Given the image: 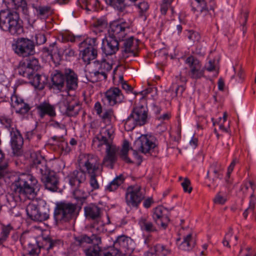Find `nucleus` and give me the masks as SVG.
<instances>
[{"label":"nucleus","instance_id":"obj_48","mask_svg":"<svg viewBox=\"0 0 256 256\" xmlns=\"http://www.w3.org/2000/svg\"><path fill=\"white\" fill-rule=\"evenodd\" d=\"M110 6L120 12H123L126 8L124 0H108Z\"/></svg>","mask_w":256,"mask_h":256},{"label":"nucleus","instance_id":"obj_61","mask_svg":"<svg viewBox=\"0 0 256 256\" xmlns=\"http://www.w3.org/2000/svg\"><path fill=\"white\" fill-rule=\"evenodd\" d=\"M50 125L56 128H60L63 130L64 132H66V128L65 126L63 124H60L57 122L53 121Z\"/></svg>","mask_w":256,"mask_h":256},{"label":"nucleus","instance_id":"obj_21","mask_svg":"<svg viewBox=\"0 0 256 256\" xmlns=\"http://www.w3.org/2000/svg\"><path fill=\"white\" fill-rule=\"evenodd\" d=\"M10 133L11 144L14 153L18 156L22 153L21 149L24 143L23 138L20 132L16 130H14V128H12Z\"/></svg>","mask_w":256,"mask_h":256},{"label":"nucleus","instance_id":"obj_40","mask_svg":"<svg viewBox=\"0 0 256 256\" xmlns=\"http://www.w3.org/2000/svg\"><path fill=\"white\" fill-rule=\"evenodd\" d=\"M124 180V179L122 176H116L106 186V190L109 192L116 190L123 183Z\"/></svg>","mask_w":256,"mask_h":256},{"label":"nucleus","instance_id":"obj_37","mask_svg":"<svg viewBox=\"0 0 256 256\" xmlns=\"http://www.w3.org/2000/svg\"><path fill=\"white\" fill-rule=\"evenodd\" d=\"M139 224L142 230L148 232H152L157 231L156 228L148 220L144 218H141L139 221Z\"/></svg>","mask_w":256,"mask_h":256},{"label":"nucleus","instance_id":"obj_3","mask_svg":"<svg viewBox=\"0 0 256 256\" xmlns=\"http://www.w3.org/2000/svg\"><path fill=\"white\" fill-rule=\"evenodd\" d=\"M0 28L13 36H18L23 33L22 20L16 11H0Z\"/></svg>","mask_w":256,"mask_h":256},{"label":"nucleus","instance_id":"obj_44","mask_svg":"<svg viewBox=\"0 0 256 256\" xmlns=\"http://www.w3.org/2000/svg\"><path fill=\"white\" fill-rule=\"evenodd\" d=\"M100 248L98 244H94L85 249L84 252L86 256H98Z\"/></svg>","mask_w":256,"mask_h":256},{"label":"nucleus","instance_id":"obj_26","mask_svg":"<svg viewBox=\"0 0 256 256\" xmlns=\"http://www.w3.org/2000/svg\"><path fill=\"white\" fill-rule=\"evenodd\" d=\"M107 44L104 46V52L106 56H111L115 54L119 50L120 42L113 38H108L106 40Z\"/></svg>","mask_w":256,"mask_h":256},{"label":"nucleus","instance_id":"obj_54","mask_svg":"<svg viewBox=\"0 0 256 256\" xmlns=\"http://www.w3.org/2000/svg\"><path fill=\"white\" fill-rule=\"evenodd\" d=\"M181 185L185 192L190 194L192 192V188L190 186V182L188 178H185L184 179L183 182H182Z\"/></svg>","mask_w":256,"mask_h":256},{"label":"nucleus","instance_id":"obj_47","mask_svg":"<svg viewBox=\"0 0 256 256\" xmlns=\"http://www.w3.org/2000/svg\"><path fill=\"white\" fill-rule=\"evenodd\" d=\"M42 52L47 56H50L52 58L54 55L58 53V49L56 46V43L54 42L50 44L48 47H45L42 48Z\"/></svg>","mask_w":256,"mask_h":256},{"label":"nucleus","instance_id":"obj_5","mask_svg":"<svg viewBox=\"0 0 256 256\" xmlns=\"http://www.w3.org/2000/svg\"><path fill=\"white\" fill-rule=\"evenodd\" d=\"M102 166L104 165L100 162V159L98 156L88 154L86 156L84 166L90 177V185L94 190L99 188L96 178L100 174Z\"/></svg>","mask_w":256,"mask_h":256},{"label":"nucleus","instance_id":"obj_41","mask_svg":"<svg viewBox=\"0 0 256 256\" xmlns=\"http://www.w3.org/2000/svg\"><path fill=\"white\" fill-rule=\"evenodd\" d=\"M27 66L32 72V74L34 70H37L39 68V64L38 60L34 56H28L26 59H24Z\"/></svg>","mask_w":256,"mask_h":256},{"label":"nucleus","instance_id":"obj_43","mask_svg":"<svg viewBox=\"0 0 256 256\" xmlns=\"http://www.w3.org/2000/svg\"><path fill=\"white\" fill-rule=\"evenodd\" d=\"M210 170H212L215 174L213 181L214 180V179L222 178V174H221V172L223 170V168L220 164L218 162H214L210 165Z\"/></svg>","mask_w":256,"mask_h":256},{"label":"nucleus","instance_id":"obj_36","mask_svg":"<svg viewBox=\"0 0 256 256\" xmlns=\"http://www.w3.org/2000/svg\"><path fill=\"white\" fill-rule=\"evenodd\" d=\"M98 54V50L92 48H84L82 51V58L84 62L90 63L91 60L95 59Z\"/></svg>","mask_w":256,"mask_h":256},{"label":"nucleus","instance_id":"obj_59","mask_svg":"<svg viewBox=\"0 0 256 256\" xmlns=\"http://www.w3.org/2000/svg\"><path fill=\"white\" fill-rule=\"evenodd\" d=\"M33 78L32 84L36 87H42L43 82H42L41 76L38 74L33 76L31 78Z\"/></svg>","mask_w":256,"mask_h":256},{"label":"nucleus","instance_id":"obj_49","mask_svg":"<svg viewBox=\"0 0 256 256\" xmlns=\"http://www.w3.org/2000/svg\"><path fill=\"white\" fill-rule=\"evenodd\" d=\"M73 196L75 199L80 202L81 204H83L87 196L84 190L78 188L73 192Z\"/></svg>","mask_w":256,"mask_h":256},{"label":"nucleus","instance_id":"obj_34","mask_svg":"<svg viewBox=\"0 0 256 256\" xmlns=\"http://www.w3.org/2000/svg\"><path fill=\"white\" fill-rule=\"evenodd\" d=\"M129 150V142L126 140H124L123 142L122 148L120 150V152H118V150L116 154H118L121 159L125 161L126 162L132 163V162L130 160V158L128 156Z\"/></svg>","mask_w":256,"mask_h":256},{"label":"nucleus","instance_id":"obj_27","mask_svg":"<svg viewBox=\"0 0 256 256\" xmlns=\"http://www.w3.org/2000/svg\"><path fill=\"white\" fill-rule=\"evenodd\" d=\"M176 78L178 79L182 82V84H173L172 86L170 88L168 92H171L174 91V94H172V97L174 96H181L183 92L185 90V87L183 85V84H185L186 80L184 76H182L180 75L176 76Z\"/></svg>","mask_w":256,"mask_h":256},{"label":"nucleus","instance_id":"obj_10","mask_svg":"<svg viewBox=\"0 0 256 256\" xmlns=\"http://www.w3.org/2000/svg\"><path fill=\"white\" fill-rule=\"evenodd\" d=\"M122 44L120 46L122 58L126 59L129 57L137 56L138 52V40L131 36L127 39L122 40Z\"/></svg>","mask_w":256,"mask_h":256},{"label":"nucleus","instance_id":"obj_15","mask_svg":"<svg viewBox=\"0 0 256 256\" xmlns=\"http://www.w3.org/2000/svg\"><path fill=\"white\" fill-rule=\"evenodd\" d=\"M14 51L18 56L22 57L32 56L35 52L34 43L28 38H19L16 41Z\"/></svg>","mask_w":256,"mask_h":256},{"label":"nucleus","instance_id":"obj_7","mask_svg":"<svg viewBox=\"0 0 256 256\" xmlns=\"http://www.w3.org/2000/svg\"><path fill=\"white\" fill-rule=\"evenodd\" d=\"M148 112L147 108L144 106H138L134 108L124 122L125 129L127 131H130L136 126L145 124L148 120Z\"/></svg>","mask_w":256,"mask_h":256},{"label":"nucleus","instance_id":"obj_24","mask_svg":"<svg viewBox=\"0 0 256 256\" xmlns=\"http://www.w3.org/2000/svg\"><path fill=\"white\" fill-rule=\"evenodd\" d=\"M69 183L72 186H78L86 180V172L81 170L70 172L68 176Z\"/></svg>","mask_w":256,"mask_h":256},{"label":"nucleus","instance_id":"obj_33","mask_svg":"<svg viewBox=\"0 0 256 256\" xmlns=\"http://www.w3.org/2000/svg\"><path fill=\"white\" fill-rule=\"evenodd\" d=\"M32 7L36 10L37 16L40 18H44L52 13L51 7L50 6H35L33 4Z\"/></svg>","mask_w":256,"mask_h":256},{"label":"nucleus","instance_id":"obj_50","mask_svg":"<svg viewBox=\"0 0 256 256\" xmlns=\"http://www.w3.org/2000/svg\"><path fill=\"white\" fill-rule=\"evenodd\" d=\"M206 0H194V2H192L191 6L194 12H200V8L206 6Z\"/></svg>","mask_w":256,"mask_h":256},{"label":"nucleus","instance_id":"obj_8","mask_svg":"<svg viewBox=\"0 0 256 256\" xmlns=\"http://www.w3.org/2000/svg\"><path fill=\"white\" fill-rule=\"evenodd\" d=\"M26 212L28 216L34 221L42 222L49 218L48 210L45 208L41 210L40 203L36 200L27 206Z\"/></svg>","mask_w":256,"mask_h":256},{"label":"nucleus","instance_id":"obj_28","mask_svg":"<svg viewBox=\"0 0 256 256\" xmlns=\"http://www.w3.org/2000/svg\"><path fill=\"white\" fill-rule=\"evenodd\" d=\"M74 241L71 244L70 248L72 250H76V247H84L87 244H90L92 239L86 234H82L74 237Z\"/></svg>","mask_w":256,"mask_h":256},{"label":"nucleus","instance_id":"obj_57","mask_svg":"<svg viewBox=\"0 0 256 256\" xmlns=\"http://www.w3.org/2000/svg\"><path fill=\"white\" fill-rule=\"evenodd\" d=\"M238 256H256V253H254L252 248H247L244 250L241 249Z\"/></svg>","mask_w":256,"mask_h":256},{"label":"nucleus","instance_id":"obj_6","mask_svg":"<svg viewBox=\"0 0 256 256\" xmlns=\"http://www.w3.org/2000/svg\"><path fill=\"white\" fill-rule=\"evenodd\" d=\"M76 204L68 202L56 204L54 210V218L57 223L63 224L74 219L77 214Z\"/></svg>","mask_w":256,"mask_h":256},{"label":"nucleus","instance_id":"obj_4","mask_svg":"<svg viewBox=\"0 0 256 256\" xmlns=\"http://www.w3.org/2000/svg\"><path fill=\"white\" fill-rule=\"evenodd\" d=\"M101 137L99 134H97L93 138L92 146L98 151L102 150L104 146H106V154L103 159L102 164L106 167L112 168L117 160L116 152H118V148L116 145H110L107 143V142Z\"/></svg>","mask_w":256,"mask_h":256},{"label":"nucleus","instance_id":"obj_20","mask_svg":"<svg viewBox=\"0 0 256 256\" xmlns=\"http://www.w3.org/2000/svg\"><path fill=\"white\" fill-rule=\"evenodd\" d=\"M41 180L46 189L52 192H57L59 180L55 172L52 171L44 176H42Z\"/></svg>","mask_w":256,"mask_h":256},{"label":"nucleus","instance_id":"obj_29","mask_svg":"<svg viewBox=\"0 0 256 256\" xmlns=\"http://www.w3.org/2000/svg\"><path fill=\"white\" fill-rule=\"evenodd\" d=\"M80 110V106L74 100L67 102L66 114L68 116H75L78 114Z\"/></svg>","mask_w":256,"mask_h":256},{"label":"nucleus","instance_id":"obj_58","mask_svg":"<svg viewBox=\"0 0 256 256\" xmlns=\"http://www.w3.org/2000/svg\"><path fill=\"white\" fill-rule=\"evenodd\" d=\"M188 38L193 42H198L200 40V36L197 32L190 31L189 32Z\"/></svg>","mask_w":256,"mask_h":256},{"label":"nucleus","instance_id":"obj_2","mask_svg":"<svg viewBox=\"0 0 256 256\" xmlns=\"http://www.w3.org/2000/svg\"><path fill=\"white\" fill-rule=\"evenodd\" d=\"M51 79V88L60 91L64 85L69 90H76L78 86V76L70 68H65L63 70H56Z\"/></svg>","mask_w":256,"mask_h":256},{"label":"nucleus","instance_id":"obj_11","mask_svg":"<svg viewBox=\"0 0 256 256\" xmlns=\"http://www.w3.org/2000/svg\"><path fill=\"white\" fill-rule=\"evenodd\" d=\"M152 138L146 135H142L134 142V146L137 150L146 154H150L151 156H156V144L152 141Z\"/></svg>","mask_w":256,"mask_h":256},{"label":"nucleus","instance_id":"obj_22","mask_svg":"<svg viewBox=\"0 0 256 256\" xmlns=\"http://www.w3.org/2000/svg\"><path fill=\"white\" fill-rule=\"evenodd\" d=\"M11 100L12 106L16 113L24 114L30 109L29 104L26 103L22 98L17 96H12Z\"/></svg>","mask_w":256,"mask_h":256},{"label":"nucleus","instance_id":"obj_1","mask_svg":"<svg viewBox=\"0 0 256 256\" xmlns=\"http://www.w3.org/2000/svg\"><path fill=\"white\" fill-rule=\"evenodd\" d=\"M14 197L20 200L26 198L34 197L36 194V190H39L37 180L30 174H22L12 185Z\"/></svg>","mask_w":256,"mask_h":256},{"label":"nucleus","instance_id":"obj_39","mask_svg":"<svg viewBox=\"0 0 256 256\" xmlns=\"http://www.w3.org/2000/svg\"><path fill=\"white\" fill-rule=\"evenodd\" d=\"M151 251L152 252L154 251L159 256H166L170 253V249L160 244H156L153 248H151Z\"/></svg>","mask_w":256,"mask_h":256},{"label":"nucleus","instance_id":"obj_53","mask_svg":"<svg viewBox=\"0 0 256 256\" xmlns=\"http://www.w3.org/2000/svg\"><path fill=\"white\" fill-rule=\"evenodd\" d=\"M116 250L112 248H100L98 256H116Z\"/></svg>","mask_w":256,"mask_h":256},{"label":"nucleus","instance_id":"obj_30","mask_svg":"<svg viewBox=\"0 0 256 256\" xmlns=\"http://www.w3.org/2000/svg\"><path fill=\"white\" fill-rule=\"evenodd\" d=\"M98 134L102 136V138H103L107 142V143H108L110 145H114L112 143L114 138V130L112 128H102L100 129Z\"/></svg>","mask_w":256,"mask_h":256},{"label":"nucleus","instance_id":"obj_13","mask_svg":"<svg viewBox=\"0 0 256 256\" xmlns=\"http://www.w3.org/2000/svg\"><path fill=\"white\" fill-rule=\"evenodd\" d=\"M114 246L118 255L130 254L134 249L132 240L124 235L118 236L114 242Z\"/></svg>","mask_w":256,"mask_h":256},{"label":"nucleus","instance_id":"obj_38","mask_svg":"<svg viewBox=\"0 0 256 256\" xmlns=\"http://www.w3.org/2000/svg\"><path fill=\"white\" fill-rule=\"evenodd\" d=\"M238 240V236H233L232 229L230 228L228 232L226 234L224 238L222 244L224 246H226L230 248V243L232 244L236 245Z\"/></svg>","mask_w":256,"mask_h":256},{"label":"nucleus","instance_id":"obj_42","mask_svg":"<svg viewBox=\"0 0 256 256\" xmlns=\"http://www.w3.org/2000/svg\"><path fill=\"white\" fill-rule=\"evenodd\" d=\"M61 244L62 242L60 240L52 239L50 238H47L44 240V246L48 251L54 248H58Z\"/></svg>","mask_w":256,"mask_h":256},{"label":"nucleus","instance_id":"obj_51","mask_svg":"<svg viewBox=\"0 0 256 256\" xmlns=\"http://www.w3.org/2000/svg\"><path fill=\"white\" fill-rule=\"evenodd\" d=\"M96 38H88L86 39V40L82 44L84 45L86 47L84 48H92L94 49L98 50V44L96 43Z\"/></svg>","mask_w":256,"mask_h":256},{"label":"nucleus","instance_id":"obj_23","mask_svg":"<svg viewBox=\"0 0 256 256\" xmlns=\"http://www.w3.org/2000/svg\"><path fill=\"white\" fill-rule=\"evenodd\" d=\"M84 214L86 218L98 220L102 216V210L94 204H90L84 207Z\"/></svg>","mask_w":256,"mask_h":256},{"label":"nucleus","instance_id":"obj_60","mask_svg":"<svg viewBox=\"0 0 256 256\" xmlns=\"http://www.w3.org/2000/svg\"><path fill=\"white\" fill-rule=\"evenodd\" d=\"M64 54L66 56L72 57L74 56L75 52L70 47L66 48L64 51Z\"/></svg>","mask_w":256,"mask_h":256},{"label":"nucleus","instance_id":"obj_18","mask_svg":"<svg viewBox=\"0 0 256 256\" xmlns=\"http://www.w3.org/2000/svg\"><path fill=\"white\" fill-rule=\"evenodd\" d=\"M112 68V66L106 62L105 60H103L100 64V66L97 71L92 72L90 73V77L92 82H96L106 80L107 78V72H110Z\"/></svg>","mask_w":256,"mask_h":256},{"label":"nucleus","instance_id":"obj_52","mask_svg":"<svg viewBox=\"0 0 256 256\" xmlns=\"http://www.w3.org/2000/svg\"><path fill=\"white\" fill-rule=\"evenodd\" d=\"M138 8L140 9V16L144 17V19L146 20V12L149 8V5L146 2H142L138 4Z\"/></svg>","mask_w":256,"mask_h":256},{"label":"nucleus","instance_id":"obj_16","mask_svg":"<svg viewBox=\"0 0 256 256\" xmlns=\"http://www.w3.org/2000/svg\"><path fill=\"white\" fill-rule=\"evenodd\" d=\"M168 210L162 206L156 207L152 215L153 220L156 224L164 229H166L170 222Z\"/></svg>","mask_w":256,"mask_h":256},{"label":"nucleus","instance_id":"obj_64","mask_svg":"<svg viewBox=\"0 0 256 256\" xmlns=\"http://www.w3.org/2000/svg\"><path fill=\"white\" fill-rule=\"evenodd\" d=\"M7 164L0 165V178L4 177L8 172Z\"/></svg>","mask_w":256,"mask_h":256},{"label":"nucleus","instance_id":"obj_35","mask_svg":"<svg viewBox=\"0 0 256 256\" xmlns=\"http://www.w3.org/2000/svg\"><path fill=\"white\" fill-rule=\"evenodd\" d=\"M17 70L20 75L24 77H26L30 80L31 79L32 76V72L30 70V68L27 66L24 60L19 62Z\"/></svg>","mask_w":256,"mask_h":256},{"label":"nucleus","instance_id":"obj_25","mask_svg":"<svg viewBox=\"0 0 256 256\" xmlns=\"http://www.w3.org/2000/svg\"><path fill=\"white\" fill-rule=\"evenodd\" d=\"M36 108L39 115L42 118H43L46 115H48L50 118H54L56 116L55 106L46 102L40 103Z\"/></svg>","mask_w":256,"mask_h":256},{"label":"nucleus","instance_id":"obj_45","mask_svg":"<svg viewBox=\"0 0 256 256\" xmlns=\"http://www.w3.org/2000/svg\"><path fill=\"white\" fill-rule=\"evenodd\" d=\"M100 117L104 122L110 123L112 118L114 117L113 110L112 108L104 110L103 112Z\"/></svg>","mask_w":256,"mask_h":256},{"label":"nucleus","instance_id":"obj_63","mask_svg":"<svg viewBox=\"0 0 256 256\" xmlns=\"http://www.w3.org/2000/svg\"><path fill=\"white\" fill-rule=\"evenodd\" d=\"M94 110L97 114L99 116L102 114V109L101 104L100 102H96L94 105Z\"/></svg>","mask_w":256,"mask_h":256},{"label":"nucleus","instance_id":"obj_12","mask_svg":"<svg viewBox=\"0 0 256 256\" xmlns=\"http://www.w3.org/2000/svg\"><path fill=\"white\" fill-rule=\"evenodd\" d=\"M130 24L124 22L118 23L113 22L108 30V37L121 41L126 35V31L130 28Z\"/></svg>","mask_w":256,"mask_h":256},{"label":"nucleus","instance_id":"obj_56","mask_svg":"<svg viewBox=\"0 0 256 256\" xmlns=\"http://www.w3.org/2000/svg\"><path fill=\"white\" fill-rule=\"evenodd\" d=\"M12 230V227L10 224L3 226L2 228L1 236L6 240Z\"/></svg>","mask_w":256,"mask_h":256},{"label":"nucleus","instance_id":"obj_14","mask_svg":"<svg viewBox=\"0 0 256 256\" xmlns=\"http://www.w3.org/2000/svg\"><path fill=\"white\" fill-rule=\"evenodd\" d=\"M185 62L190 68L188 75L190 78L198 80L204 76V68L196 58L190 56L186 59Z\"/></svg>","mask_w":256,"mask_h":256},{"label":"nucleus","instance_id":"obj_32","mask_svg":"<svg viewBox=\"0 0 256 256\" xmlns=\"http://www.w3.org/2000/svg\"><path fill=\"white\" fill-rule=\"evenodd\" d=\"M196 242L192 238V234L187 235L180 245V248L182 250L189 251L194 246Z\"/></svg>","mask_w":256,"mask_h":256},{"label":"nucleus","instance_id":"obj_55","mask_svg":"<svg viewBox=\"0 0 256 256\" xmlns=\"http://www.w3.org/2000/svg\"><path fill=\"white\" fill-rule=\"evenodd\" d=\"M174 0H163L160 6V12L162 14H166L168 8H170Z\"/></svg>","mask_w":256,"mask_h":256},{"label":"nucleus","instance_id":"obj_19","mask_svg":"<svg viewBox=\"0 0 256 256\" xmlns=\"http://www.w3.org/2000/svg\"><path fill=\"white\" fill-rule=\"evenodd\" d=\"M105 98L109 105L114 106L121 103L124 100V96L121 90L118 88L113 87L108 89L104 94Z\"/></svg>","mask_w":256,"mask_h":256},{"label":"nucleus","instance_id":"obj_46","mask_svg":"<svg viewBox=\"0 0 256 256\" xmlns=\"http://www.w3.org/2000/svg\"><path fill=\"white\" fill-rule=\"evenodd\" d=\"M256 201V198L255 196L253 194H252L250 196L249 206L248 208H246L243 213V216L245 219L247 218L249 212H254L255 208Z\"/></svg>","mask_w":256,"mask_h":256},{"label":"nucleus","instance_id":"obj_31","mask_svg":"<svg viewBox=\"0 0 256 256\" xmlns=\"http://www.w3.org/2000/svg\"><path fill=\"white\" fill-rule=\"evenodd\" d=\"M108 26V22L104 19H98L94 22L92 26L93 32L96 34L101 33L106 29Z\"/></svg>","mask_w":256,"mask_h":256},{"label":"nucleus","instance_id":"obj_9","mask_svg":"<svg viewBox=\"0 0 256 256\" xmlns=\"http://www.w3.org/2000/svg\"><path fill=\"white\" fill-rule=\"evenodd\" d=\"M144 198L140 186H131L127 188L125 199L128 206L137 208Z\"/></svg>","mask_w":256,"mask_h":256},{"label":"nucleus","instance_id":"obj_17","mask_svg":"<svg viewBox=\"0 0 256 256\" xmlns=\"http://www.w3.org/2000/svg\"><path fill=\"white\" fill-rule=\"evenodd\" d=\"M30 160L32 167L39 170L42 176H44L52 172L48 168L46 160L40 154L35 152L31 153Z\"/></svg>","mask_w":256,"mask_h":256},{"label":"nucleus","instance_id":"obj_62","mask_svg":"<svg viewBox=\"0 0 256 256\" xmlns=\"http://www.w3.org/2000/svg\"><path fill=\"white\" fill-rule=\"evenodd\" d=\"M214 201V203L222 204L225 202L226 200L220 195L217 194Z\"/></svg>","mask_w":256,"mask_h":256}]
</instances>
